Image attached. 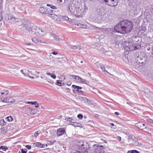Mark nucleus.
Returning <instances> with one entry per match:
<instances>
[{
    "label": "nucleus",
    "mask_w": 153,
    "mask_h": 153,
    "mask_svg": "<svg viewBox=\"0 0 153 153\" xmlns=\"http://www.w3.org/2000/svg\"><path fill=\"white\" fill-rule=\"evenodd\" d=\"M117 140H119V141H120L121 140V137H120L118 136L117 137Z\"/></svg>",
    "instance_id": "13d9d810"
},
{
    "label": "nucleus",
    "mask_w": 153,
    "mask_h": 153,
    "mask_svg": "<svg viewBox=\"0 0 153 153\" xmlns=\"http://www.w3.org/2000/svg\"><path fill=\"white\" fill-rule=\"evenodd\" d=\"M80 83L85 84H88L89 83V82H88L86 79L82 78L81 81L80 82Z\"/></svg>",
    "instance_id": "cd10ccee"
},
{
    "label": "nucleus",
    "mask_w": 153,
    "mask_h": 153,
    "mask_svg": "<svg viewBox=\"0 0 153 153\" xmlns=\"http://www.w3.org/2000/svg\"><path fill=\"white\" fill-rule=\"evenodd\" d=\"M62 117V116L61 115H60L59 117L60 118H61Z\"/></svg>",
    "instance_id": "774afa93"
},
{
    "label": "nucleus",
    "mask_w": 153,
    "mask_h": 153,
    "mask_svg": "<svg viewBox=\"0 0 153 153\" xmlns=\"http://www.w3.org/2000/svg\"><path fill=\"white\" fill-rule=\"evenodd\" d=\"M38 131H37L34 134L35 136L36 137L38 136Z\"/></svg>",
    "instance_id": "603ef678"
},
{
    "label": "nucleus",
    "mask_w": 153,
    "mask_h": 153,
    "mask_svg": "<svg viewBox=\"0 0 153 153\" xmlns=\"http://www.w3.org/2000/svg\"><path fill=\"white\" fill-rule=\"evenodd\" d=\"M64 18L66 20H68L69 19L68 17L66 16H65L64 17Z\"/></svg>",
    "instance_id": "4d7b16f0"
},
{
    "label": "nucleus",
    "mask_w": 153,
    "mask_h": 153,
    "mask_svg": "<svg viewBox=\"0 0 153 153\" xmlns=\"http://www.w3.org/2000/svg\"><path fill=\"white\" fill-rule=\"evenodd\" d=\"M6 119L9 122H11L13 120V118L11 116H10L6 117Z\"/></svg>",
    "instance_id": "473e14b6"
},
{
    "label": "nucleus",
    "mask_w": 153,
    "mask_h": 153,
    "mask_svg": "<svg viewBox=\"0 0 153 153\" xmlns=\"http://www.w3.org/2000/svg\"><path fill=\"white\" fill-rule=\"evenodd\" d=\"M72 87L75 89L74 91H76L79 93H82V91L79 90V89H81L82 88L81 87L75 85H73ZM73 91H74V90H73Z\"/></svg>",
    "instance_id": "f8f14e48"
},
{
    "label": "nucleus",
    "mask_w": 153,
    "mask_h": 153,
    "mask_svg": "<svg viewBox=\"0 0 153 153\" xmlns=\"http://www.w3.org/2000/svg\"><path fill=\"white\" fill-rule=\"evenodd\" d=\"M1 132L2 133L5 134L6 132V131L4 127H2L1 128Z\"/></svg>",
    "instance_id": "72a5a7b5"
},
{
    "label": "nucleus",
    "mask_w": 153,
    "mask_h": 153,
    "mask_svg": "<svg viewBox=\"0 0 153 153\" xmlns=\"http://www.w3.org/2000/svg\"><path fill=\"white\" fill-rule=\"evenodd\" d=\"M9 93V92L8 90H3L0 91V97L1 100L2 98H5L6 97H4V96H6L8 95Z\"/></svg>",
    "instance_id": "6e6552de"
},
{
    "label": "nucleus",
    "mask_w": 153,
    "mask_h": 153,
    "mask_svg": "<svg viewBox=\"0 0 153 153\" xmlns=\"http://www.w3.org/2000/svg\"><path fill=\"white\" fill-rule=\"evenodd\" d=\"M56 141H51V140H49V141H48V144H47V145L48 144V145H52Z\"/></svg>",
    "instance_id": "2f4dec72"
},
{
    "label": "nucleus",
    "mask_w": 153,
    "mask_h": 153,
    "mask_svg": "<svg viewBox=\"0 0 153 153\" xmlns=\"http://www.w3.org/2000/svg\"><path fill=\"white\" fill-rule=\"evenodd\" d=\"M146 121L149 123L153 124V120L151 119H148L146 120Z\"/></svg>",
    "instance_id": "a19ab883"
},
{
    "label": "nucleus",
    "mask_w": 153,
    "mask_h": 153,
    "mask_svg": "<svg viewBox=\"0 0 153 153\" xmlns=\"http://www.w3.org/2000/svg\"><path fill=\"white\" fill-rule=\"evenodd\" d=\"M8 148L6 147L1 146L0 147V149H2L3 151H6Z\"/></svg>",
    "instance_id": "c9c22d12"
},
{
    "label": "nucleus",
    "mask_w": 153,
    "mask_h": 153,
    "mask_svg": "<svg viewBox=\"0 0 153 153\" xmlns=\"http://www.w3.org/2000/svg\"><path fill=\"white\" fill-rule=\"evenodd\" d=\"M39 42L41 43L45 44V42L43 41H41L40 40H39Z\"/></svg>",
    "instance_id": "bf43d9fd"
},
{
    "label": "nucleus",
    "mask_w": 153,
    "mask_h": 153,
    "mask_svg": "<svg viewBox=\"0 0 153 153\" xmlns=\"http://www.w3.org/2000/svg\"><path fill=\"white\" fill-rule=\"evenodd\" d=\"M51 77L53 79H55L56 78V76L54 74H52L51 76Z\"/></svg>",
    "instance_id": "c03bdc74"
},
{
    "label": "nucleus",
    "mask_w": 153,
    "mask_h": 153,
    "mask_svg": "<svg viewBox=\"0 0 153 153\" xmlns=\"http://www.w3.org/2000/svg\"><path fill=\"white\" fill-rule=\"evenodd\" d=\"M65 120L69 122H71L73 120L72 118L71 117H66L65 118Z\"/></svg>",
    "instance_id": "4c0bfd02"
},
{
    "label": "nucleus",
    "mask_w": 153,
    "mask_h": 153,
    "mask_svg": "<svg viewBox=\"0 0 153 153\" xmlns=\"http://www.w3.org/2000/svg\"><path fill=\"white\" fill-rule=\"evenodd\" d=\"M57 85L59 86H61L64 85V83H63L62 84V83L61 82H60L59 80H57Z\"/></svg>",
    "instance_id": "e433bc0d"
},
{
    "label": "nucleus",
    "mask_w": 153,
    "mask_h": 153,
    "mask_svg": "<svg viewBox=\"0 0 153 153\" xmlns=\"http://www.w3.org/2000/svg\"><path fill=\"white\" fill-rule=\"evenodd\" d=\"M47 144H42L41 143H39V148H45V146H47Z\"/></svg>",
    "instance_id": "c85d7f7f"
},
{
    "label": "nucleus",
    "mask_w": 153,
    "mask_h": 153,
    "mask_svg": "<svg viewBox=\"0 0 153 153\" xmlns=\"http://www.w3.org/2000/svg\"><path fill=\"white\" fill-rule=\"evenodd\" d=\"M1 101L6 103L14 102L15 101L12 97H6L5 98H2Z\"/></svg>",
    "instance_id": "0eeeda50"
},
{
    "label": "nucleus",
    "mask_w": 153,
    "mask_h": 153,
    "mask_svg": "<svg viewBox=\"0 0 153 153\" xmlns=\"http://www.w3.org/2000/svg\"><path fill=\"white\" fill-rule=\"evenodd\" d=\"M29 71L28 70H25V72L26 73V74H27L28 77H29V75H28V74H29Z\"/></svg>",
    "instance_id": "864d4df0"
},
{
    "label": "nucleus",
    "mask_w": 153,
    "mask_h": 153,
    "mask_svg": "<svg viewBox=\"0 0 153 153\" xmlns=\"http://www.w3.org/2000/svg\"><path fill=\"white\" fill-rule=\"evenodd\" d=\"M39 35L40 36H45L46 35V33L45 31H43L41 29H39Z\"/></svg>",
    "instance_id": "412c9836"
},
{
    "label": "nucleus",
    "mask_w": 153,
    "mask_h": 153,
    "mask_svg": "<svg viewBox=\"0 0 153 153\" xmlns=\"http://www.w3.org/2000/svg\"><path fill=\"white\" fill-rule=\"evenodd\" d=\"M53 13V10H50L48 8L47 9V14H48L49 16H51L50 14H52Z\"/></svg>",
    "instance_id": "a878e982"
},
{
    "label": "nucleus",
    "mask_w": 153,
    "mask_h": 153,
    "mask_svg": "<svg viewBox=\"0 0 153 153\" xmlns=\"http://www.w3.org/2000/svg\"><path fill=\"white\" fill-rule=\"evenodd\" d=\"M128 5L133 11H137L140 9V6L137 4L136 1L134 0H128Z\"/></svg>",
    "instance_id": "7ed1b4c3"
},
{
    "label": "nucleus",
    "mask_w": 153,
    "mask_h": 153,
    "mask_svg": "<svg viewBox=\"0 0 153 153\" xmlns=\"http://www.w3.org/2000/svg\"><path fill=\"white\" fill-rule=\"evenodd\" d=\"M33 41L36 43H37L38 42V39L36 38H33L32 39Z\"/></svg>",
    "instance_id": "f704fd0d"
},
{
    "label": "nucleus",
    "mask_w": 153,
    "mask_h": 153,
    "mask_svg": "<svg viewBox=\"0 0 153 153\" xmlns=\"http://www.w3.org/2000/svg\"><path fill=\"white\" fill-rule=\"evenodd\" d=\"M77 117L80 120L82 119L83 118V115L82 114H79L77 115Z\"/></svg>",
    "instance_id": "ea45409f"
},
{
    "label": "nucleus",
    "mask_w": 153,
    "mask_h": 153,
    "mask_svg": "<svg viewBox=\"0 0 153 153\" xmlns=\"http://www.w3.org/2000/svg\"><path fill=\"white\" fill-rule=\"evenodd\" d=\"M126 48L128 49L130 51H133L138 49L136 46V43H134L133 42H129L128 41H126L125 42Z\"/></svg>",
    "instance_id": "20e7f679"
},
{
    "label": "nucleus",
    "mask_w": 153,
    "mask_h": 153,
    "mask_svg": "<svg viewBox=\"0 0 153 153\" xmlns=\"http://www.w3.org/2000/svg\"><path fill=\"white\" fill-rule=\"evenodd\" d=\"M89 146L88 143L84 142L83 141H79L77 145L78 150H82V153H88L87 150Z\"/></svg>",
    "instance_id": "f03ea898"
},
{
    "label": "nucleus",
    "mask_w": 153,
    "mask_h": 153,
    "mask_svg": "<svg viewBox=\"0 0 153 153\" xmlns=\"http://www.w3.org/2000/svg\"><path fill=\"white\" fill-rule=\"evenodd\" d=\"M104 12V9L103 8L101 7L98 10V13L101 16H103L105 14Z\"/></svg>",
    "instance_id": "f3484780"
},
{
    "label": "nucleus",
    "mask_w": 153,
    "mask_h": 153,
    "mask_svg": "<svg viewBox=\"0 0 153 153\" xmlns=\"http://www.w3.org/2000/svg\"><path fill=\"white\" fill-rule=\"evenodd\" d=\"M104 1L106 4L112 7H115L117 5L119 2V0H102Z\"/></svg>",
    "instance_id": "39448f33"
},
{
    "label": "nucleus",
    "mask_w": 153,
    "mask_h": 153,
    "mask_svg": "<svg viewBox=\"0 0 153 153\" xmlns=\"http://www.w3.org/2000/svg\"><path fill=\"white\" fill-rule=\"evenodd\" d=\"M82 153V150H79L78 151H76L75 152V153Z\"/></svg>",
    "instance_id": "5fc2aeb1"
},
{
    "label": "nucleus",
    "mask_w": 153,
    "mask_h": 153,
    "mask_svg": "<svg viewBox=\"0 0 153 153\" xmlns=\"http://www.w3.org/2000/svg\"><path fill=\"white\" fill-rule=\"evenodd\" d=\"M51 16H49L52 18L53 19L55 20H57L58 17V15H57L54 14H50Z\"/></svg>",
    "instance_id": "aec40b11"
},
{
    "label": "nucleus",
    "mask_w": 153,
    "mask_h": 153,
    "mask_svg": "<svg viewBox=\"0 0 153 153\" xmlns=\"http://www.w3.org/2000/svg\"><path fill=\"white\" fill-rule=\"evenodd\" d=\"M33 146L35 147H38V142H36V143H34L33 144Z\"/></svg>",
    "instance_id": "de8ad7c7"
},
{
    "label": "nucleus",
    "mask_w": 153,
    "mask_h": 153,
    "mask_svg": "<svg viewBox=\"0 0 153 153\" xmlns=\"http://www.w3.org/2000/svg\"><path fill=\"white\" fill-rule=\"evenodd\" d=\"M127 153H139V152L137 150H133L128 151Z\"/></svg>",
    "instance_id": "7c9ffc66"
},
{
    "label": "nucleus",
    "mask_w": 153,
    "mask_h": 153,
    "mask_svg": "<svg viewBox=\"0 0 153 153\" xmlns=\"http://www.w3.org/2000/svg\"><path fill=\"white\" fill-rule=\"evenodd\" d=\"M39 10L40 13L42 14H47V9H45L44 7H40Z\"/></svg>",
    "instance_id": "dca6fc26"
},
{
    "label": "nucleus",
    "mask_w": 153,
    "mask_h": 153,
    "mask_svg": "<svg viewBox=\"0 0 153 153\" xmlns=\"http://www.w3.org/2000/svg\"><path fill=\"white\" fill-rule=\"evenodd\" d=\"M135 125L136 127L140 129H143L146 128L145 124L141 122H139L135 123Z\"/></svg>",
    "instance_id": "9d476101"
},
{
    "label": "nucleus",
    "mask_w": 153,
    "mask_h": 153,
    "mask_svg": "<svg viewBox=\"0 0 153 153\" xmlns=\"http://www.w3.org/2000/svg\"><path fill=\"white\" fill-rule=\"evenodd\" d=\"M25 147L28 149H30L31 148V146L29 145L25 146Z\"/></svg>",
    "instance_id": "49530a36"
},
{
    "label": "nucleus",
    "mask_w": 153,
    "mask_h": 153,
    "mask_svg": "<svg viewBox=\"0 0 153 153\" xmlns=\"http://www.w3.org/2000/svg\"><path fill=\"white\" fill-rule=\"evenodd\" d=\"M82 47L80 45H71L70 47V48L72 49H77L79 51L81 50L82 48Z\"/></svg>",
    "instance_id": "2eb2a0df"
},
{
    "label": "nucleus",
    "mask_w": 153,
    "mask_h": 153,
    "mask_svg": "<svg viewBox=\"0 0 153 153\" xmlns=\"http://www.w3.org/2000/svg\"><path fill=\"white\" fill-rule=\"evenodd\" d=\"M65 132V130L64 128H61L58 129L57 130L56 134L58 136H60L63 135Z\"/></svg>",
    "instance_id": "9b49d317"
},
{
    "label": "nucleus",
    "mask_w": 153,
    "mask_h": 153,
    "mask_svg": "<svg viewBox=\"0 0 153 153\" xmlns=\"http://www.w3.org/2000/svg\"><path fill=\"white\" fill-rule=\"evenodd\" d=\"M133 143L134 145L137 146H139L141 144V143H139L137 139L136 138H134L133 139Z\"/></svg>",
    "instance_id": "6ab92c4d"
},
{
    "label": "nucleus",
    "mask_w": 153,
    "mask_h": 153,
    "mask_svg": "<svg viewBox=\"0 0 153 153\" xmlns=\"http://www.w3.org/2000/svg\"><path fill=\"white\" fill-rule=\"evenodd\" d=\"M110 125L111 126H114V124L113 123H110Z\"/></svg>",
    "instance_id": "0e129e2a"
},
{
    "label": "nucleus",
    "mask_w": 153,
    "mask_h": 153,
    "mask_svg": "<svg viewBox=\"0 0 153 153\" xmlns=\"http://www.w3.org/2000/svg\"><path fill=\"white\" fill-rule=\"evenodd\" d=\"M31 24H30L29 21L27 20H24L22 25V27H25L27 31H30L31 28V26H30Z\"/></svg>",
    "instance_id": "423d86ee"
},
{
    "label": "nucleus",
    "mask_w": 153,
    "mask_h": 153,
    "mask_svg": "<svg viewBox=\"0 0 153 153\" xmlns=\"http://www.w3.org/2000/svg\"><path fill=\"white\" fill-rule=\"evenodd\" d=\"M114 114L117 115H119V113L117 112H115Z\"/></svg>",
    "instance_id": "e2e57ef3"
},
{
    "label": "nucleus",
    "mask_w": 153,
    "mask_h": 153,
    "mask_svg": "<svg viewBox=\"0 0 153 153\" xmlns=\"http://www.w3.org/2000/svg\"><path fill=\"white\" fill-rule=\"evenodd\" d=\"M20 71H21V72L22 73V74H23V75L24 76H27V74H26V73L25 72H25L24 71V70H21Z\"/></svg>",
    "instance_id": "79ce46f5"
},
{
    "label": "nucleus",
    "mask_w": 153,
    "mask_h": 153,
    "mask_svg": "<svg viewBox=\"0 0 153 153\" xmlns=\"http://www.w3.org/2000/svg\"><path fill=\"white\" fill-rule=\"evenodd\" d=\"M35 111H37V109H36V110H32L31 111V114H35Z\"/></svg>",
    "instance_id": "8fccbe9b"
},
{
    "label": "nucleus",
    "mask_w": 153,
    "mask_h": 153,
    "mask_svg": "<svg viewBox=\"0 0 153 153\" xmlns=\"http://www.w3.org/2000/svg\"><path fill=\"white\" fill-rule=\"evenodd\" d=\"M11 22H16L19 21V19L15 18L14 17H12L10 18Z\"/></svg>",
    "instance_id": "4be33fe9"
},
{
    "label": "nucleus",
    "mask_w": 153,
    "mask_h": 153,
    "mask_svg": "<svg viewBox=\"0 0 153 153\" xmlns=\"http://www.w3.org/2000/svg\"><path fill=\"white\" fill-rule=\"evenodd\" d=\"M149 8L150 10H151V11L153 12V4L150 6Z\"/></svg>",
    "instance_id": "37998d69"
},
{
    "label": "nucleus",
    "mask_w": 153,
    "mask_h": 153,
    "mask_svg": "<svg viewBox=\"0 0 153 153\" xmlns=\"http://www.w3.org/2000/svg\"><path fill=\"white\" fill-rule=\"evenodd\" d=\"M46 74H47L48 75H50V76H51V73H46Z\"/></svg>",
    "instance_id": "338daca9"
},
{
    "label": "nucleus",
    "mask_w": 153,
    "mask_h": 153,
    "mask_svg": "<svg viewBox=\"0 0 153 153\" xmlns=\"http://www.w3.org/2000/svg\"><path fill=\"white\" fill-rule=\"evenodd\" d=\"M3 18L2 17L0 16V26L2 25Z\"/></svg>",
    "instance_id": "a18cd8bd"
},
{
    "label": "nucleus",
    "mask_w": 153,
    "mask_h": 153,
    "mask_svg": "<svg viewBox=\"0 0 153 153\" xmlns=\"http://www.w3.org/2000/svg\"><path fill=\"white\" fill-rule=\"evenodd\" d=\"M71 83L70 81H68L67 82V85L70 86L71 85Z\"/></svg>",
    "instance_id": "6e6d98bb"
},
{
    "label": "nucleus",
    "mask_w": 153,
    "mask_h": 153,
    "mask_svg": "<svg viewBox=\"0 0 153 153\" xmlns=\"http://www.w3.org/2000/svg\"><path fill=\"white\" fill-rule=\"evenodd\" d=\"M65 90H66V91L67 92H69V91L70 90V89H69V88H66Z\"/></svg>",
    "instance_id": "680f3d73"
},
{
    "label": "nucleus",
    "mask_w": 153,
    "mask_h": 153,
    "mask_svg": "<svg viewBox=\"0 0 153 153\" xmlns=\"http://www.w3.org/2000/svg\"><path fill=\"white\" fill-rule=\"evenodd\" d=\"M100 68L102 71L105 72H106L108 73V74H110L109 73H108L107 71L105 70V67L104 65H101Z\"/></svg>",
    "instance_id": "c756f323"
},
{
    "label": "nucleus",
    "mask_w": 153,
    "mask_h": 153,
    "mask_svg": "<svg viewBox=\"0 0 153 153\" xmlns=\"http://www.w3.org/2000/svg\"><path fill=\"white\" fill-rule=\"evenodd\" d=\"M7 124V123L3 119H2L0 120V124L1 125L6 126Z\"/></svg>",
    "instance_id": "bb28decb"
},
{
    "label": "nucleus",
    "mask_w": 153,
    "mask_h": 153,
    "mask_svg": "<svg viewBox=\"0 0 153 153\" xmlns=\"http://www.w3.org/2000/svg\"><path fill=\"white\" fill-rule=\"evenodd\" d=\"M33 102H26L27 103L32 105Z\"/></svg>",
    "instance_id": "052dcab7"
},
{
    "label": "nucleus",
    "mask_w": 153,
    "mask_h": 153,
    "mask_svg": "<svg viewBox=\"0 0 153 153\" xmlns=\"http://www.w3.org/2000/svg\"><path fill=\"white\" fill-rule=\"evenodd\" d=\"M32 105H36L35 107L38 108V104L37 103V102L36 101L33 102Z\"/></svg>",
    "instance_id": "58836bf2"
},
{
    "label": "nucleus",
    "mask_w": 153,
    "mask_h": 153,
    "mask_svg": "<svg viewBox=\"0 0 153 153\" xmlns=\"http://www.w3.org/2000/svg\"><path fill=\"white\" fill-rule=\"evenodd\" d=\"M134 24L130 21L124 20L120 22L114 27V30L121 33H128L130 32L133 27Z\"/></svg>",
    "instance_id": "f257e3e1"
},
{
    "label": "nucleus",
    "mask_w": 153,
    "mask_h": 153,
    "mask_svg": "<svg viewBox=\"0 0 153 153\" xmlns=\"http://www.w3.org/2000/svg\"><path fill=\"white\" fill-rule=\"evenodd\" d=\"M77 26L79 28H85L86 27V26L85 25L80 23L78 24Z\"/></svg>",
    "instance_id": "393cba45"
},
{
    "label": "nucleus",
    "mask_w": 153,
    "mask_h": 153,
    "mask_svg": "<svg viewBox=\"0 0 153 153\" xmlns=\"http://www.w3.org/2000/svg\"><path fill=\"white\" fill-rule=\"evenodd\" d=\"M21 152L22 153H26L27 151L25 150H24L23 149H22L21 150Z\"/></svg>",
    "instance_id": "09e8293b"
},
{
    "label": "nucleus",
    "mask_w": 153,
    "mask_h": 153,
    "mask_svg": "<svg viewBox=\"0 0 153 153\" xmlns=\"http://www.w3.org/2000/svg\"><path fill=\"white\" fill-rule=\"evenodd\" d=\"M70 76H71L72 78L77 80L78 82H80L81 81L82 78L79 76L74 75H70Z\"/></svg>",
    "instance_id": "a211bd4d"
},
{
    "label": "nucleus",
    "mask_w": 153,
    "mask_h": 153,
    "mask_svg": "<svg viewBox=\"0 0 153 153\" xmlns=\"http://www.w3.org/2000/svg\"><path fill=\"white\" fill-rule=\"evenodd\" d=\"M146 30V28L145 27H144L143 28V31L144 32Z\"/></svg>",
    "instance_id": "69168bd1"
},
{
    "label": "nucleus",
    "mask_w": 153,
    "mask_h": 153,
    "mask_svg": "<svg viewBox=\"0 0 153 153\" xmlns=\"http://www.w3.org/2000/svg\"><path fill=\"white\" fill-rule=\"evenodd\" d=\"M46 6L48 7H49L50 8L53 9H57L56 7L55 6L51 4H47Z\"/></svg>",
    "instance_id": "b1692460"
},
{
    "label": "nucleus",
    "mask_w": 153,
    "mask_h": 153,
    "mask_svg": "<svg viewBox=\"0 0 153 153\" xmlns=\"http://www.w3.org/2000/svg\"><path fill=\"white\" fill-rule=\"evenodd\" d=\"M49 35L50 36V38L52 40L57 42L59 41L60 38L59 36L52 33H50Z\"/></svg>",
    "instance_id": "1a4fd4ad"
},
{
    "label": "nucleus",
    "mask_w": 153,
    "mask_h": 153,
    "mask_svg": "<svg viewBox=\"0 0 153 153\" xmlns=\"http://www.w3.org/2000/svg\"><path fill=\"white\" fill-rule=\"evenodd\" d=\"M71 125L75 127H82V125L81 124L78 123H73V124Z\"/></svg>",
    "instance_id": "5701e85b"
},
{
    "label": "nucleus",
    "mask_w": 153,
    "mask_h": 153,
    "mask_svg": "<svg viewBox=\"0 0 153 153\" xmlns=\"http://www.w3.org/2000/svg\"><path fill=\"white\" fill-rule=\"evenodd\" d=\"M51 53L53 54V55H57L58 54V53L56 51H53V52H52Z\"/></svg>",
    "instance_id": "3c124183"
},
{
    "label": "nucleus",
    "mask_w": 153,
    "mask_h": 153,
    "mask_svg": "<svg viewBox=\"0 0 153 153\" xmlns=\"http://www.w3.org/2000/svg\"><path fill=\"white\" fill-rule=\"evenodd\" d=\"M94 146H95L97 147L96 149L95 152H94V153H103L104 150L100 149V147L98 146V144L94 145Z\"/></svg>",
    "instance_id": "ddd939ff"
},
{
    "label": "nucleus",
    "mask_w": 153,
    "mask_h": 153,
    "mask_svg": "<svg viewBox=\"0 0 153 153\" xmlns=\"http://www.w3.org/2000/svg\"><path fill=\"white\" fill-rule=\"evenodd\" d=\"M30 26H31V30L30 31H32V33H33V32H34V33L33 34L35 33L36 34V31L37 30V27L35 25H34L33 23L31 24Z\"/></svg>",
    "instance_id": "4468645a"
}]
</instances>
